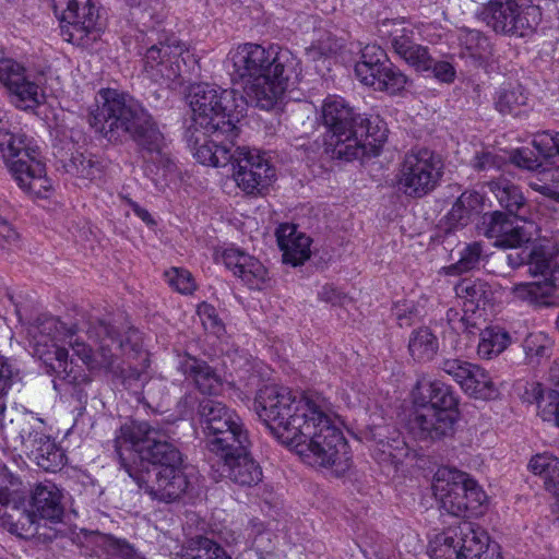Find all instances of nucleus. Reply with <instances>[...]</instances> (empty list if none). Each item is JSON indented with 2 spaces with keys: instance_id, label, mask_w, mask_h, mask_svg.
<instances>
[{
  "instance_id": "nucleus-1",
  "label": "nucleus",
  "mask_w": 559,
  "mask_h": 559,
  "mask_svg": "<svg viewBox=\"0 0 559 559\" xmlns=\"http://www.w3.org/2000/svg\"><path fill=\"white\" fill-rule=\"evenodd\" d=\"M253 405L273 437L304 463L331 467L337 476L350 467L348 444L335 424L332 403L322 394L296 395L287 388L265 385L258 391Z\"/></svg>"
},
{
  "instance_id": "nucleus-2",
  "label": "nucleus",
  "mask_w": 559,
  "mask_h": 559,
  "mask_svg": "<svg viewBox=\"0 0 559 559\" xmlns=\"http://www.w3.org/2000/svg\"><path fill=\"white\" fill-rule=\"evenodd\" d=\"M168 429L146 421L121 426L114 443L121 467L152 500L173 503L192 489L183 455Z\"/></svg>"
},
{
  "instance_id": "nucleus-3",
  "label": "nucleus",
  "mask_w": 559,
  "mask_h": 559,
  "mask_svg": "<svg viewBox=\"0 0 559 559\" xmlns=\"http://www.w3.org/2000/svg\"><path fill=\"white\" fill-rule=\"evenodd\" d=\"M91 128L110 143L131 139L151 171L171 170L165 136L148 110L131 95L115 88H102L88 109Z\"/></svg>"
},
{
  "instance_id": "nucleus-4",
  "label": "nucleus",
  "mask_w": 559,
  "mask_h": 559,
  "mask_svg": "<svg viewBox=\"0 0 559 559\" xmlns=\"http://www.w3.org/2000/svg\"><path fill=\"white\" fill-rule=\"evenodd\" d=\"M225 69L234 84L243 85L247 103L271 110L301 75L299 59L287 48L247 43L229 51Z\"/></svg>"
},
{
  "instance_id": "nucleus-5",
  "label": "nucleus",
  "mask_w": 559,
  "mask_h": 559,
  "mask_svg": "<svg viewBox=\"0 0 559 559\" xmlns=\"http://www.w3.org/2000/svg\"><path fill=\"white\" fill-rule=\"evenodd\" d=\"M318 121L330 135L324 152L332 159L350 162L377 156L386 140L379 117L371 120L340 96H328L323 100Z\"/></svg>"
},
{
  "instance_id": "nucleus-6",
  "label": "nucleus",
  "mask_w": 559,
  "mask_h": 559,
  "mask_svg": "<svg viewBox=\"0 0 559 559\" xmlns=\"http://www.w3.org/2000/svg\"><path fill=\"white\" fill-rule=\"evenodd\" d=\"M187 98L195 129L227 140L238 136L237 123L247 103L238 91L201 82L190 86Z\"/></svg>"
},
{
  "instance_id": "nucleus-7",
  "label": "nucleus",
  "mask_w": 559,
  "mask_h": 559,
  "mask_svg": "<svg viewBox=\"0 0 559 559\" xmlns=\"http://www.w3.org/2000/svg\"><path fill=\"white\" fill-rule=\"evenodd\" d=\"M416 409L408 421L409 432L424 441L451 437L459 419V400L452 388L441 381L418 380L413 390Z\"/></svg>"
},
{
  "instance_id": "nucleus-8",
  "label": "nucleus",
  "mask_w": 559,
  "mask_h": 559,
  "mask_svg": "<svg viewBox=\"0 0 559 559\" xmlns=\"http://www.w3.org/2000/svg\"><path fill=\"white\" fill-rule=\"evenodd\" d=\"M69 330L71 335L64 336L62 343H68L74 354L88 368L99 366L106 370H114L116 359L120 355L135 358L141 354V333L133 328H128L121 334L116 326L104 320L91 321L86 334L90 340L98 344L95 353L90 345L76 335L74 325H69Z\"/></svg>"
},
{
  "instance_id": "nucleus-9",
  "label": "nucleus",
  "mask_w": 559,
  "mask_h": 559,
  "mask_svg": "<svg viewBox=\"0 0 559 559\" xmlns=\"http://www.w3.org/2000/svg\"><path fill=\"white\" fill-rule=\"evenodd\" d=\"M0 152L17 186L29 195L45 198L51 182L34 140L24 133L1 129Z\"/></svg>"
},
{
  "instance_id": "nucleus-10",
  "label": "nucleus",
  "mask_w": 559,
  "mask_h": 559,
  "mask_svg": "<svg viewBox=\"0 0 559 559\" xmlns=\"http://www.w3.org/2000/svg\"><path fill=\"white\" fill-rule=\"evenodd\" d=\"M432 491L440 509L466 518L480 513L487 500L483 488L468 474L454 468H439L432 481Z\"/></svg>"
},
{
  "instance_id": "nucleus-11",
  "label": "nucleus",
  "mask_w": 559,
  "mask_h": 559,
  "mask_svg": "<svg viewBox=\"0 0 559 559\" xmlns=\"http://www.w3.org/2000/svg\"><path fill=\"white\" fill-rule=\"evenodd\" d=\"M431 559H500L488 535L472 522L462 521L437 534L428 546Z\"/></svg>"
},
{
  "instance_id": "nucleus-12",
  "label": "nucleus",
  "mask_w": 559,
  "mask_h": 559,
  "mask_svg": "<svg viewBox=\"0 0 559 559\" xmlns=\"http://www.w3.org/2000/svg\"><path fill=\"white\" fill-rule=\"evenodd\" d=\"M444 173L442 156L427 147L412 148L401 163L395 176L399 191L412 199H421L441 183Z\"/></svg>"
},
{
  "instance_id": "nucleus-13",
  "label": "nucleus",
  "mask_w": 559,
  "mask_h": 559,
  "mask_svg": "<svg viewBox=\"0 0 559 559\" xmlns=\"http://www.w3.org/2000/svg\"><path fill=\"white\" fill-rule=\"evenodd\" d=\"M479 17L496 33L523 37L539 22L538 8L520 4L515 1H488L479 12Z\"/></svg>"
},
{
  "instance_id": "nucleus-14",
  "label": "nucleus",
  "mask_w": 559,
  "mask_h": 559,
  "mask_svg": "<svg viewBox=\"0 0 559 559\" xmlns=\"http://www.w3.org/2000/svg\"><path fill=\"white\" fill-rule=\"evenodd\" d=\"M229 165L237 186L250 195L263 194L276 177L275 167L255 148L235 146Z\"/></svg>"
},
{
  "instance_id": "nucleus-15",
  "label": "nucleus",
  "mask_w": 559,
  "mask_h": 559,
  "mask_svg": "<svg viewBox=\"0 0 559 559\" xmlns=\"http://www.w3.org/2000/svg\"><path fill=\"white\" fill-rule=\"evenodd\" d=\"M533 146L537 154L527 147L519 148L512 153L511 162L527 170H538L539 168L546 170L547 167H555L549 173L551 185L544 183L537 190L544 195L559 201V187L552 178L554 173L559 168V132L555 135L544 133L536 136L533 140Z\"/></svg>"
},
{
  "instance_id": "nucleus-16",
  "label": "nucleus",
  "mask_w": 559,
  "mask_h": 559,
  "mask_svg": "<svg viewBox=\"0 0 559 559\" xmlns=\"http://www.w3.org/2000/svg\"><path fill=\"white\" fill-rule=\"evenodd\" d=\"M33 356L43 364H51L57 355L64 357L67 349L58 345L64 336L71 335L69 325L50 314H40L27 328Z\"/></svg>"
},
{
  "instance_id": "nucleus-17",
  "label": "nucleus",
  "mask_w": 559,
  "mask_h": 559,
  "mask_svg": "<svg viewBox=\"0 0 559 559\" xmlns=\"http://www.w3.org/2000/svg\"><path fill=\"white\" fill-rule=\"evenodd\" d=\"M23 451L46 472L60 471L66 463L64 451L50 436L43 431V421L34 419L25 424L19 432Z\"/></svg>"
},
{
  "instance_id": "nucleus-18",
  "label": "nucleus",
  "mask_w": 559,
  "mask_h": 559,
  "mask_svg": "<svg viewBox=\"0 0 559 559\" xmlns=\"http://www.w3.org/2000/svg\"><path fill=\"white\" fill-rule=\"evenodd\" d=\"M185 51V46L176 38L152 45L144 55V70L154 81L175 83L181 76V63L186 64Z\"/></svg>"
},
{
  "instance_id": "nucleus-19",
  "label": "nucleus",
  "mask_w": 559,
  "mask_h": 559,
  "mask_svg": "<svg viewBox=\"0 0 559 559\" xmlns=\"http://www.w3.org/2000/svg\"><path fill=\"white\" fill-rule=\"evenodd\" d=\"M0 84L7 88L20 108H34L40 104V87L24 64L13 58H0Z\"/></svg>"
},
{
  "instance_id": "nucleus-20",
  "label": "nucleus",
  "mask_w": 559,
  "mask_h": 559,
  "mask_svg": "<svg viewBox=\"0 0 559 559\" xmlns=\"http://www.w3.org/2000/svg\"><path fill=\"white\" fill-rule=\"evenodd\" d=\"M524 217H514L509 213L492 211L484 213L477 225L479 234L496 239L495 246L500 248H519L530 240V235L518 224Z\"/></svg>"
},
{
  "instance_id": "nucleus-21",
  "label": "nucleus",
  "mask_w": 559,
  "mask_h": 559,
  "mask_svg": "<svg viewBox=\"0 0 559 559\" xmlns=\"http://www.w3.org/2000/svg\"><path fill=\"white\" fill-rule=\"evenodd\" d=\"M369 438L374 442L373 455L380 463H389L394 467L403 464L417 453L405 441L401 431L393 426H373Z\"/></svg>"
},
{
  "instance_id": "nucleus-22",
  "label": "nucleus",
  "mask_w": 559,
  "mask_h": 559,
  "mask_svg": "<svg viewBox=\"0 0 559 559\" xmlns=\"http://www.w3.org/2000/svg\"><path fill=\"white\" fill-rule=\"evenodd\" d=\"M98 19L97 10L91 0H68L62 12L61 34L70 43H79L95 27Z\"/></svg>"
},
{
  "instance_id": "nucleus-23",
  "label": "nucleus",
  "mask_w": 559,
  "mask_h": 559,
  "mask_svg": "<svg viewBox=\"0 0 559 559\" xmlns=\"http://www.w3.org/2000/svg\"><path fill=\"white\" fill-rule=\"evenodd\" d=\"M222 258L225 266L249 288H263L267 281V270L258 259L236 248L224 250Z\"/></svg>"
},
{
  "instance_id": "nucleus-24",
  "label": "nucleus",
  "mask_w": 559,
  "mask_h": 559,
  "mask_svg": "<svg viewBox=\"0 0 559 559\" xmlns=\"http://www.w3.org/2000/svg\"><path fill=\"white\" fill-rule=\"evenodd\" d=\"M177 369L201 394L217 395L222 391L221 376L202 359L185 355L180 357Z\"/></svg>"
},
{
  "instance_id": "nucleus-25",
  "label": "nucleus",
  "mask_w": 559,
  "mask_h": 559,
  "mask_svg": "<svg viewBox=\"0 0 559 559\" xmlns=\"http://www.w3.org/2000/svg\"><path fill=\"white\" fill-rule=\"evenodd\" d=\"M210 452L222 461L249 450L251 442L248 430L239 418L230 427H226L205 440Z\"/></svg>"
},
{
  "instance_id": "nucleus-26",
  "label": "nucleus",
  "mask_w": 559,
  "mask_h": 559,
  "mask_svg": "<svg viewBox=\"0 0 559 559\" xmlns=\"http://www.w3.org/2000/svg\"><path fill=\"white\" fill-rule=\"evenodd\" d=\"M277 245L283 252V262L293 266L304 264L311 254V238L299 231L294 224H281L275 231Z\"/></svg>"
},
{
  "instance_id": "nucleus-27",
  "label": "nucleus",
  "mask_w": 559,
  "mask_h": 559,
  "mask_svg": "<svg viewBox=\"0 0 559 559\" xmlns=\"http://www.w3.org/2000/svg\"><path fill=\"white\" fill-rule=\"evenodd\" d=\"M62 490L51 481H43L35 486L31 497V508L40 520L59 523L64 514Z\"/></svg>"
},
{
  "instance_id": "nucleus-28",
  "label": "nucleus",
  "mask_w": 559,
  "mask_h": 559,
  "mask_svg": "<svg viewBox=\"0 0 559 559\" xmlns=\"http://www.w3.org/2000/svg\"><path fill=\"white\" fill-rule=\"evenodd\" d=\"M222 462L224 476L239 487H253L262 480V468L249 450Z\"/></svg>"
},
{
  "instance_id": "nucleus-29",
  "label": "nucleus",
  "mask_w": 559,
  "mask_h": 559,
  "mask_svg": "<svg viewBox=\"0 0 559 559\" xmlns=\"http://www.w3.org/2000/svg\"><path fill=\"white\" fill-rule=\"evenodd\" d=\"M240 417L219 401L204 397L199 403L198 420L205 440L217 431L230 427Z\"/></svg>"
},
{
  "instance_id": "nucleus-30",
  "label": "nucleus",
  "mask_w": 559,
  "mask_h": 559,
  "mask_svg": "<svg viewBox=\"0 0 559 559\" xmlns=\"http://www.w3.org/2000/svg\"><path fill=\"white\" fill-rule=\"evenodd\" d=\"M484 206L485 199L479 192L474 190L464 191L445 216V233L450 234L467 226L473 217L484 211Z\"/></svg>"
},
{
  "instance_id": "nucleus-31",
  "label": "nucleus",
  "mask_w": 559,
  "mask_h": 559,
  "mask_svg": "<svg viewBox=\"0 0 559 559\" xmlns=\"http://www.w3.org/2000/svg\"><path fill=\"white\" fill-rule=\"evenodd\" d=\"M210 139H204L200 143L195 139L194 157L197 160L206 166L225 167L233 160V151L235 150V139L227 140L225 136H214V134H205Z\"/></svg>"
},
{
  "instance_id": "nucleus-32",
  "label": "nucleus",
  "mask_w": 559,
  "mask_h": 559,
  "mask_svg": "<svg viewBox=\"0 0 559 559\" xmlns=\"http://www.w3.org/2000/svg\"><path fill=\"white\" fill-rule=\"evenodd\" d=\"M44 369L46 373H56L52 382L57 391H62L68 385L72 388L84 386L91 382L86 372L74 366L73 361H68V354L64 357L57 355L56 359H51V364H44Z\"/></svg>"
},
{
  "instance_id": "nucleus-33",
  "label": "nucleus",
  "mask_w": 559,
  "mask_h": 559,
  "mask_svg": "<svg viewBox=\"0 0 559 559\" xmlns=\"http://www.w3.org/2000/svg\"><path fill=\"white\" fill-rule=\"evenodd\" d=\"M454 290L463 299L466 312L475 313L476 309L485 308L493 299L491 286L480 278H463L455 285Z\"/></svg>"
},
{
  "instance_id": "nucleus-34",
  "label": "nucleus",
  "mask_w": 559,
  "mask_h": 559,
  "mask_svg": "<svg viewBox=\"0 0 559 559\" xmlns=\"http://www.w3.org/2000/svg\"><path fill=\"white\" fill-rule=\"evenodd\" d=\"M379 35L388 39L393 51L403 59L417 45L415 32L405 22L399 20H383L378 26Z\"/></svg>"
},
{
  "instance_id": "nucleus-35",
  "label": "nucleus",
  "mask_w": 559,
  "mask_h": 559,
  "mask_svg": "<svg viewBox=\"0 0 559 559\" xmlns=\"http://www.w3.org/2000/svg\"><path fill=\"white\" fill-rule=\"evenodd\" d=\"M487 186L507 213L514 217H524L521 211L526 204L520 187L506 178L492 179Z\"/></svg>"
},
{
  "instance_id": "nucleus-36",
  "label": "nucleus",
  "mask_w": 559,
  "mask_h": 559,
  "mask_svg": "<svg viewBox=\"0 0 559 559\" xmlns=\"http://www.w3.org/2000/svg\"><path fill=\"white\" fill-rule=\"evenodd\" d=\"M513 298L527 302L535 308H545L556 305L551 285L546 280L523 282L511 288Z\"/></svg>"
},
{
  "instance_id": "nucleus-37",
  "label": "nucleus",
  "mask_w": 559,
  "mask_h": 559,
  "mask_svg": "<svg viewBox=\"0 0 559 559\" xmlns=\"http://www.w3.org/2000/svg\"><path fill=\"white\" fill-rule=\"evenodd\" d=\"M388 61V56L381 47L367 45L361 50L360 60L355 64V74L365 85L374 83L376 74Z\"/></svg>"
},
{
  "instance_id": "nucleus-38",
  "label": "nucleus",
  "mask_w": 559,
  "mask_h": 559,
  "mask_svg": "<svg viewBox=\"0 0 559 559\" xmlns=\"http://www.w3.org/2000/svg\"><path fill=\"white\" fill-rule=\"evenodd\" d=\"M528 468L536 475L544 478L545 488L558 496L559 495V459L548 452L534 455Z\"/></svg>"
},
{
  "instance_id": "nucleus-39",
  "label": "nucleus",
  "mask_w": 559,
  "mask_h": 559,
  "mask_svg": "<svg viewBox=\"0 0 559 559\" xmlns=\"http://www.w3.org/2000/svg\"><path fill=\"white\" fill-rule=\"evenodd\" d=\"M557 258L558 249L555 243L547 241L534 245L527 250L528 273L533 276L550 274Z\"/></svg>"
},
{
  "instance_id": "nucleus-40",
  "label": "nucleus",
  "mask_w": 559,
  "mask_h": 559,
  "mask_svg": "<svg viewBox=\"0 0 559 559\" xmlns=\"http://www.w3.org/2000/svg\"><path fill=\"white\" fill-rule=\"evenodd\" d=\"M439 349L437 336L428 328H419L412 332L408 350L417 361L431 360Z\"/></svg>"
},
{
  "instance_id": "nucleus-41",
  "label": "nucleus",
  "mask_w": 559,
  "mask_h": 559,
  "mask_svg": "<svg viewBox=\"0 0 559 559\" xmlns=\"http://www.w3.org/2000/svg\"><path fill=\"white\" fill-rule=\"evenodd\" d=\"M527 94L522 85H506L497 91L495 107L502 115L518 116L521 108L527 105Z\"/></svg>"
},
{
  "instance_id": "nucleus-42",
  "label": "nucleus",
  "mask_w": 559,
  "mask_h": 559,
  "mask_svg": "<svg viewBox=\"0 0 559 559\" xmlns=\"http://www.w3.org/2000/svg\"><path fill=\"white\" fill-rule=\"evenodd\" d=\"M511 337L499 326H490L480 332L477 354L483 359H491L501 354L510 344Z\"/></svg>"
},
{
  "instance_id": "nucleus-43",
  "label": "nucleus",
  "mask_w": 559,
  "mask_h": 559,
  "mask_svg": "<svg viewBox=\"0 0 559 559\" xmlns=\"http://www.w3.org/2000/svg\"><path fill=\"white\" fill-rule=\"evenodd\" d=\"M408 82V76L389 60L376 74L374 83H368L367 85L377 91L394 95L403 91Z\"/></svg>"
},
{
  "instance_id": "nucleus-44",
  "label": "nucleus",
  "mask_w": 559,
  "mask_h": 559,
  "mask_svg": "<svg viewBox=\"0 0 559 559\" xmlns=\"http://www.w3.org/2000/svg\"><path fill=\"white\" fill-rule=\"evenodd\" d=\"M466 379L462 385V390L475 399L487 400L495 393V386L488 372L477 366L472 365Z\"/></svg>"
},
{
  "instance_id": "nucleus-45",
  "label": "nucleus",
  "mask_w": 559,
  "mask_h": 559,
  "mask_svg": "<svg viewBox=\"0 0 559 559\" xmlns=\"http://www.w3.org/2000/svg\"><path fill=\"white\" fill-rule=\"evenodd\" d=\"M103 162L92 154H84L81 152L72 153L69 163L67 164V171L76 175L78 177L88 180H95L103 174Z\"/></svg>"
},
{
  "instance_id": "nucleus-46",
  "label": "nucleus",
  "mask_w": 559,
  "mask_h": 559,
  "mask_svg": "<svg viewBox=\"0 0 559 559\" xmlns=\"http://www.w3.org/2000/svg\"><path fill=\"white\" fill-rule=\"evenodd\" d=\"M461 46L468 52V56L479 66L483 64L491 53V45L487 36L477 29H466L460 36Z\"/></svg>"
},
{
  "instance_id": "nucleus-47",
  "label": "nucleus",
  "mask_w": 559,
  "mask_h": 559,
  "mask_svg": "<svg viewBox=\"0 0 559 559\" xmlns=\"http://www.w3.org/2000/svg\"><path fill=\"white\" fill-rule=\"evenodd\" d=\"M17 513L19 518L14 520L13 514H9L3 521V524L10 525V532L16 534L20 537L28 538L39 534V518L35 514L33 508L31 511H20L17 508H13Z\"/></svg>"
},
{
  "instance_id": "nucleus-48",
  "label": "nucleus",
  "mask_w": 559,
  "mask_h": 559,
  "mask_svg": "<svg viewBox=\"0 0 559 559\" xmlns=\"http://www.w3.org/2000/svg\"><path fill=\"white\" fill-rule=\"evenodd\" d=\"M523 349L531 364H538L551 354V342L544 333H530L523 341Z\"/></svg>"
},
{
  "instance_id": "nucleus-49",
  "label": "nucleus",
  "mask_w": 559,
  "mask_h": 559,
  "mask_svg": "<svg viewBox=\"0 0 559 559\" xmlns=\"http://www.w3.org/2000/svg\"><path fill=\"white\" fill-rule=\"evenodd\" d=\"M536 404L543 420L555 421L559 426V390H540L536 396Z\"/></svg>"
},
{
  "instance_id": "nucleus-50",
  "label": "nucleus",
  "mask_w": 559,
  "mask_h": 559,
  "mask_svg": "<svg viewBox=\"0 0 559 559\" xmlns=\"http://www.w3.org/2000/svg\"><path fill=\"white\" fill-rule=\"evenodd\" d=\"M107 559H145L126 539L106 535L102 542Z\"/></svg>"
},
{
  "instance_id": "nucleus-51",
  "label": "nucleus",
  "mask_w": 559,
  "mask_h": 559,
  "mask_svg": "<svg viewBox=\"0 0 559 559\" xmlns=\"http://www.w3.org/2000/svg\"><path fill=\"white\" fill-rule=\"evenodd\" d=\"M484 258V245L479 241L466 243L460 251V259L451 265L456 273H465L477 269Z\"/></svg>"
},
{
  "instance_id": "nucleus-52",
  "label": "nucleus",
  "mask_w": 559,
  "mask_h": 559,
  "mask_svg": "<svg viewBox=\"0 0 559 559\" xmlns=\"http://www.w3.org/2000/svg\"><path fill=\"white\" fill-rule=\"evenodd\" d=\"M146 356H147L146 353H144L143 349L141 348V354L138 355L134 359H142L143 361H145L147 359ZM120 357H126L127 359H129L127 356L120 355L116 359L115 369L110 370V371L111 372H118V371L120 372V376L122 379V384L124 385L126 389L133 390V391H136V389H139V388L143 389V384H145V382H146L145 381L146 374L135 367L129 366L128 368H122L120 366V364L118 362Z\"/></svg>"
},
{
  "instance_id": "nucleus-53",
  "label": "nucleus",
  "mask_w": 559,
  "mask_h": 559,
  "mask_svg": "<svg viewBox=\"0 0 559 559\" xmlns=\"http://www.w3.org/2000/svg\"><path fill=\"white\" fill-rule=\"evenodd\" d=\"M195 545L185 559H231L218 543L207 537L199 536Z\"/></svg>"
},
{
  "instance_id": "nucleus-54",
  "label": "nucleus",
  "mask_w": 559,
  "mask_h": 559,
  "mask_svg": "<svg viewBox=\"0 0 559 559\" xmlns=\"http://www.w3.org/2000/svg\"><path fill=\"white\" fill-rule=\"evenodd\" d=\"M197 314L199 316L204 330L217 337L225 334V324L219 318L216 308L206 302L202 301L197 307Z\"/></svg>"
},
{
  "instance_id": "nucleus-55",
  "label": "nucleus",
  "mask_w": 559,
  "mask_h": 559,
  "mask_svg": "<svg viewBox=\"0 0 559 559\" xmlns=\"http://www.w3.org/2000/svg\"><path fill=\"white\" fill-rule=\"evenodd\" d=\"M167 283L181 294H191L195 289L194 281L189 271L171 267L165 272Z\"/></svg>"
},
{
  "instance_id": "nucleus-56",
  "label": "nucleus",
  "mask_w": 559,
  "mask_h": 559,
  "mask_svg": "<svg viewBox=\"0 0 559 559\" xmlns=\"http://www.w3.org/2000/svg\"><path fill=\"white\" fill-rule=\"evenodd\" d=\"M403 60L413 67L417 72L429 71L433 57L429 48L417 44L413 49L403 58Z\"/></svg>"
},
{
  "instance_id": "nucleus-57",
  "label": "nucleus",
  "mask_w": 559,
  "mask_h": 559,
  "mask_svg": "<svg viewBox=\"0 0 559 559\" xmlns=\"http://www.w3.org/2000/svg\"><path fill=\"white\" fill-rule=\"evenodd\" d=\"M142 400L145 401L147 404H156V406H159L166 394H167V386L164 380L155 378L150 379L143 384V390L141 391Z\"/></svg>"
},
{
  "instance_id": "nucleus-58",
  "label": "nucleus",
  "mask_w": 559,
  "mask_h": 559,
  "mask_svg": "<svg viewBox=\"0 0 559 559\" xmlns=\"http://www.w3.org/2000/svg\"><path fill=\"white\" fill-rule=\"evenodd\" d=\"M504 164V157L486 150L476 153L472 162L473 167L479 171L499 170Z\"/></svg>"
},
{
  "instance_id": "nucleus-59",
  "label": "nucleus",
  "mask_w": 559,
  "mask_h": 559,
  "mask_svg": "<svg viewBox=\"0 0 559 559\" xmlns=\"http://www.w3.org/2000/svg\"><path fill=\"white\" fill-rule=\"evenodd\" d=\"M14 380V372L8 359L0 355V416L3 415L7 405L5 397Z\"/></svg>"
},
{
  "instance_id": "nucleus-60",
  "label": "nucleus",
  "mask_w": 559,
  "mask_h": 559,
  "mask_svg": "<svg viewBox=\"0 0 559 559\" xmlns=\"http://www.w3.org/2000/svg\"><path fill=\"white\" fill-rule=\"evenodd\" d=\"M471 362L461 359H444L441 364V369L453 378L462 388L464 380L466 379L469 369L472 368Z\"/></svg>"
},
{
  "instance_id": "nucleus-61",
  "label": "nucleus",
  "mask_w": 559,
  "mask_h": 559,
  "mask_svg": "<svg viewBox=\"0 0 559 559\" xmlns=\"http://www.w3.org/2000/svg\"><path fill=\"white\" fill-rule=\"evenodd\" d=\"M426 72L430 73L439 82L445 84L453 83L456 78V70L450 61L436 60L435 58L431 62L429 71Z\"/></svg>"
},
{
  "instance_id": "nucleus-62",
  "label": "nucleus",
  "mask_w": 559,
  "mask_h": 559,
  "mask_svg": "<svg viewBox=\"0 0 559 559\" xmlns=\"http://www.w3.org/2000/svg\"><path fill=\"white\" fill-rule=\"evenodd\" d=\"M201 401L194 392H186L177 402L176 408L178 414L182 418L192 417L194 413L198 414Z\"/></svg>"
},
{
  "instance_id": "nucleus-63",
  "label": "nucleus",
  "mask_w": 559,
  "mask_h": 559,
  "mask_svg": "<svg viewBox=\"0 0 559 559\" xmlns=\"http://www.w3.org/2000/svg\"><path fill=\"white\" fill-rule=\"evenodd\" d=\"M19 239V234L11 226V224L0 216V250L8 248L15 243Z\"/></svg>"
},
{
  "instance_id": "nucleus-64",
  "label": "nucleus",
  "mask_w": 559,
  "mask_h": 559,
  "mask_svg": "<svg viewBox=\"0 0 559 559\" xmlns=\"http://www.w3.org/2000/svg\"><path fill=\"white\" fill-rule=\"evenodd\" d=\"M498 259L506 262L511 270H516L520 266L527 265V249L503 253Z\"/></svg>"
}]
</instances>
